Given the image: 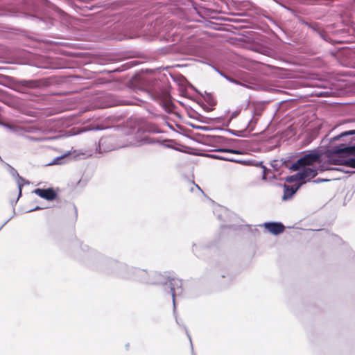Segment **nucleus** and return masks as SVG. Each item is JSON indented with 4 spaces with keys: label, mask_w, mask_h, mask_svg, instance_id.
<instances>
[{
    "label": "nucleus",
    "mask_w": 355,
    "mask_h": 355,
    "mask_svg": "<svg viewBox=\"0 0 355 355\" xmlns=\"http://www.w3.org/2000/svg\"><path fill=\"white\" fill-rule=\"evenodd\" d=\"M207 156L210 158L220 159V160H225V161H229V162H237V160H236L233 158L224 157V156H220L219 155L208 154V155H207Z\"/></svg>",
    "instance_id": "ddd939ff"
},
{
    "label": "nucleus",
    "mask_w": 355,
    "mask_h": 355,
    "mask_svg": "<svg viewBox=\"0 0 355 355\" xmlns=\"http://www.w3.org/2000/svg\"><path fill=\"white\" fill-rule=\"evenodd\" d=\"M114 141V137H103L99 140L98 142V148L97 150L100 153L108 152L117 148L116 146H114L112 144Z\"/></svg>",
    "instance_id": "20e7f679"
},
{
    "label": "nucleus",
    "mask_w": 355,
    "mask_h": 355,
    "mask_svg": "<svg viewBox=\"0 0 355 355\" xmlns=\"http://www.w3.org/2000/svg\"><path fill=\"white\" fill-rule=\"evenodd\" d=\"M9 168H10V174L13 177H16L18 178L17 184H18V187H19V196H20L21 194V187L23 185V184L21 182V181H24V180L19 176L17 171L13 167L9 166Z\"/></svg>",
    "instance_id": "f8f14e48"
},
{
    "label": "nucleus",
    "mask_w": 355,
    "mask_h": 355,
    "mask_svg": "<svg viewBox=\"0 0 355 355\" xmlns=\"http://www.w3.org/2000/svg\"><path fill=\"white\" fill-rule=\"evenodd\" d=\"M33 193L39 196L40 198L47 200H53L56 197V193L52 188L44 189H36L33 191Z\"/></svg>",
    "instance_id": "423d86ee"
},
{
    "label": "nucleus",
    "mask_w": 355,
    "mask_h": 355,
    "mask_svg": "<svg viewBox=\"0 0 355 355\" xmlns=\"http://www.w3.org/2000/svg\"><path fill=\"white\" fill-rule=\"evenodd\" d=\"M302 171H300V176L302 178V183H305L306 180L315 178L318 175V170L313 167H301Z\"/></svg>",
    "instance_id": "39448f33"
},
{
    "label": "nucleus",
    "mask_w": 355,
    "mask_h": 355,
    "mask_svg": "<svg viewBox=\"0 0 355 355\" xmlns=\"http://www.w3.org/2000/svg\"><path fill=\"white\" fill-rule=\"evenodd\" d=\"M263 168V175L262 179L264 180L271 181L274 179H276V174L272 172L270 169L267 168L266 166H262Z\"/></svg>",
    "instance_id": "9d476101"
},
{
    "label": "nucleus",
    "mask_w": 355,
    "mask_h": 355,
    "mask_svg": "<svg viewBox=\"0 0 355 355\" xmlns=\"http://www.w3.org/2000/svg\"><path fill=\"white\" fill-rule=\"evenodd\" d=\"M103 270L107 274L122 279H132L143 283L163 285L164 290L171 295L173 315L176 322L179 325H181L180 320L178 317L175 304V297L182 294V283L181 279L174 277H166L157 272H155L152 275L153 279H149L148 274L146 270L129 267L123 263L111 259L104 261L103 263Z\"/></svg>",
    "instance_id": "f257e3e1"
},
{
    "label": "nucleus",
    "mask_w": 355,
    "mask_h": 355,
    "mask_svg": "<svg viewBox=\"0 0 355 355\" xmlns=\"http://www.w3.org/2000/svg\"><path fill=\"white\" fill-rule=\"evenodd\" d=\"M354 135H355V129L351 130H347V131H344V132L340 133L339 135L331 138L329 141L331 143L334 141H338L344 137Z\"/></svg>",
    "instance_id": "9b49d317"
},
{
    "label": "nucleus",
    "mask_w": 355,
    "mask_h": 355,
    "mask_svg": "<svg viewBox=\"0 0 355 355\" xmlns=\"http://www.w3.org/2000/svg\"><path fill=\"white\" fill-rule=\"evenodd\" d=\"M300 175V172H298L295 175L288 176L286 178V181L288 182H297V181H300V180L302 181V178Z\"/></svg>",
    "instance_id": "2eb2a0df"
},
{
    "label": "nucleus",
    "mask_w": 355,
    "mask_h": 355,
    "mask_svg": "<svg viewBox=\"0 0 355 355\" xmlns=\"http://www.w3.org/2000/svg\"><path fill=\"white\" fill-rule=\"evenodd\" d=\"M0 125H2L8 129H9L10 131L12 132H16L17 131V127L16 126H14V125H11L10 124H8V123H3V122H0Z\"/></svg>",
    "instance_id": "a211bd4d"
},
{
    "label": "nucleus",
    "mask_w": 355,
    "mask_h": 355,
    "mask_svg": "<svg viewBox=\"0 0 355 355\" xmlns=\"http://www.w3.org/2000/svg\"><path fill=\"white\" fill-rule=\"evenodd\" d=\"M196 187H197L198 189H199L200 191H202V190L200 189V188L198 185H196Z\"/></svg>",
    "instance_id": "c85d7f7f"
},
{
    "label": "nucleus",
    "mask_w": 355,
    "mask_h": 355,
    "mask_svg": "<svg viewBox=\"0 0 355 355\" xmlns=\"http://www.w3.org/2000/svg\"><path fill=\"white\" fill-rule=\"evenodd\" d=\"M282 164H284V163H282L278 160H273L271 162V164H270L273 170L277 173L279 171V167L280 166V165H282Z\"/></svg>",
    "instance_id": "f3484780"
},
{
    "label": "nucleus",
    "mask_w": 355,
    "mask_h": 355,
    "mask_svg": "<svg viewBox=\"0 0 355 355\" xmlns=\"http://www.w3.org/2000/svg\"><path fill=\"white\" fill-rule=\"evenodd\" d=\"M320 160V155L316 151H312L299 158L294 163L291 168L293 171H299L301 167H309L314 163L318 162Z\"/></svg>",
    "instance_id": "7ed1b4c3"
},
{
    "label": "nucleus",
    "mask_w": 355,
    "mask_h": 355,
    "mask_svg": "<svg viewBox=\"0 0 355 355\" xmlns=\"http://www.w3.org/2000/svg\"><path fill=\"white\" fill-rule=\"evenodd\" d=\"M226 141V139L222 136H216L214 138V141L218 144H223Z\"/></svg>",
    "instance_id": "412c9836"
},
{
    "label": "nucleus",
    "mask_w": 355,
    "mask_h": 355,
    "mask_svg": "<svg viewBox=\"0 0 355 355\" xmlns=\"http://www.w3.org/2000/svg\"><path fill=\"white\" fill-rule=\"evenodd\" d=\"M67 157V155H63L62 156H60V157H55L50 164L49 165H51V164H63V162L62 160L64 159Z\"/></svg>",
    "instance_id": "dca6fc26"
},
{
    "label": "nucleus",
    "mask_w": 355,
    "mask_h": 355,
    "mask_svg": "<svg viewBox=\"0 0 355 355\" xmlns=\"http://www.w3.org/2000/svg\"><path fill=\"white\" fill-rule=\"evenodd\" d=\"M257 119L254 118V117H252V119L249 121L248 123V128L250 130H253L257 122Z\"/></svg>",
    "instance_id": "6ab92c4d"
},
{
    "label": "nucleus",
    "mask_w": 355,
    "mask_h": 355,
    "mask_svg": "<svg viewBox=\"0 0 355 355\" xmlns=\"http://www.w3.org/2000/svg\"><path fill=\"white\" fill-rule=\"evenodd\" d=\"M264 227L272 234L277 235L284 230V226L281 223L268 222L264 223Z\"/></svg>",
    "instance_id": "6e6552de"
},
{
    "label": "nucleus",
    "mask_w": 355,
    "mask_h": 355,
    "mask_svg": "<svg viewBox=\"0 0 355 355\" xmlns=\"http://www.w3.org/2000/svg\"><path fill=\"white\" fill-rule=\"evenodd\" d=\"M230 132L232 133L234 135H236V134H235L234 132H233V131H230Z\"/></svg>",
    "instance_id": "c756f323"
},
{
    "label": "nucleus",
    "mask_w": 355,
    "mask_h": 355,
    "mask_svg": "<svg viewBox=\"0 0 355 355\" xmlns=\"http://www.w3.org/2000/svg\"><path fill=\"white\" fill-rule=\"evenodd\" d=\"M9 220V219L8 220H6L1 227H0V230L5 225V224H6L8 223V221Z\"/></svg>",
    "instance_id": "cd10ccee"
},
{
    "label": "nucleus",
    "mask_w": 355,
    "mask_h": 355,
    "mask_svg": "<svg viewBox=\"0 0 355 355\" xmlns=\"http://www.w3.org/2000/svg\"><path fill=\"white\" fill-rule=\"evenodd\" d=\"M212 151H214V152H220V153H233V154H236V155H240L241 154V152L239 150H235V149H230V148H216L214 150H213Z\"/></svg>",
    "instance_id": "4468645a"
},
{
    "label": "nucleus",
    "mask_w": 355,
    "mask_h": 355,
    "mask_svg": "<svg viewBox=\"0 0 355 355\" xmlns=\"http://www.w3.org/2000/svg\"><path fill=\"white\" fill-rule=\"evenodd\" d=\"M221 76H223L225 78H226L227 80H228L230 82H232V83H236V84H239L238 81L233 79V78H229L228 76H225V75H223L222 73H220Z\"/></svg>",
    "instance_id": "5701e85b"
},
{
    "label": "nucleus",
    "mask_w": 355,
    "mask_h": 355,
    "mask_svg": "<svg viewBox=\"0 0 355 355\" xmlns=\"http://www.w3.org/2000/svg\"><path fill=\"white\" fill-rule=\"evenodd\" d=\"M27 138L31 141H37V139L33 137H27Z\"/></svg>",
    "instance_id": "bb28decb"
},
{
    "label": "nucleus",
    "mask_w": 355,
    "mask_h": 355,
    "mask_svg": "<svg viewBox=\"0 0 355 355\" xmlns=\"http://www.w3.org/2000/svg\"><path fill=\"white\" fill-rule=\"evenodd\" d=\"M42 209H44V208L41 207H39V206H37L35 208H33V209H31L28 210L27 212H32V211H36V210Z\"/></svg>",
    "instance_id": "b1692460"
},
{
    "label": "nucleus",
    "mask_w": 355,
    "mask_h": 355,
    "mask_svg": "<svg viewBox=\"0 0 355 355\" xmlns=\"http://www.w3.org/2000/svg\"><path fill=\"white\" fill-rule=\"evenodd\" d=\"M187 336L189 337V339L190 340V343H191V348L193 349V345H192V341H191V336L189 335L188 331L187 330Z\"/></svg>",
    "instance_id": "a878e982"
},
{
    "label": "nucleus",
    "mask_w": 355,
    "mask_h": 355,
    "mask_svg": "<svg viewBox=\"0 0 355 355\" xmlns=\"http://www.w3.org/2000/svg\"><path fill=\"white\" fill-rule=\"evenodd\" d=\"M328 151L335 164H344L355 168V157H347L355 155V144L353 145L340 144L331 146Z\"/></svg>",
    "instance_id": "f03ea898"
},
{
    "label": "nucleus",
    "mask_w": 355,
    "mask_h": 355,
    "mask_svg": "<svg viewBox=\"0 0 355 355\" xmlns=\"http://www.w3.org/2000/svg\"><path fill=\"white\" fill-rule=\"evenodd\" d=\"M105 128L102 125H94V126H92L91 128H89V129H86V130H84L83 131H87V130H103Z\"/></svg>",
    "instance_id": "4be33fe9"
},
{
    "label": "nucleus",
    "mask_w": 355,
    "mask_h": 355,
    "mask_svg": "<svg viewBox=\"0 0 355 355\" xmlns=\"http://www.w3.org/2000/svg\"><path fill=\"white\" fill-rule=\"evenodd\" d=\"M135 104V102L128 100H121L119 101L116 103H114V105H133Z\"/></svg>",
    "instance_id": "aec40b11"
},
{
    "label": "nucleus",
    "mask_w": 355,
    "mask_h": 355,
    "mask_svg": "<svg viewBox=\"0 0 355 355\" xmlns=\"http://www.w3.org/2000/svg\"><path fill=\"white\" fill-rule=\"evenodd\" d=\"M326 181H328V180H322V179H317V180H314L313 182L319 183V182H326Z\"/></svg>",
    "instance_id": "393cba45"
},
{
    "label": "nucleus",
    "mask_w": 355,
    "mask_h": 355,
    "mask_svg": "<svg viewBox=\"0 0 355 355\" xmlns=\"http://www.w3.org/2000/svg\"><path fill=\"white\" fill-rule=\"evenodd\" d=\"M153 145V144H158V145H162L163 143L161 140L150 137V136H144L142 138H141L139 140L135 141L132 145L140 146L143 145Z\"/></svg>",
    "instance_id": "0eeeda50"
},
{
    "label": "nucleus",
    "mask_w": 355,
    "mask_h": 355,
    "mask_svg": "<svg viewBox=\"0 0 355 355\" xmlns=\"http://www.w3.org/2000/svg\"><path fill=\"white\" fill-rule=\"evenodd\" d=\"M300 184L297 186H289L286 184H284V194L282 196V200L286 201L292 198L293 194L298 190Z\"/></svg>",
    "instance_id": "1a4fd4ad"
}]
</instances>
